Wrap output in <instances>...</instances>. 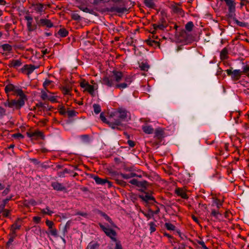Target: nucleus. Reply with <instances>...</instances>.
<instances>
[{
    "label": "nucleus",
    "mask_w": 249,
    "mask_h": 249,
    "mask_svg": "<svg viewBox=\"0 0 249 249\" xmlns=\"http://www.w3.org/2000/svg\"><path fill=\"white\" fill-rule=\"evenodd\" d=\"M194 26L193 22L189 21L185 25V29L188 32H191L193 30Z\"/></svg>",
    "instance_id": "35"
},
{
    "label": "nucleus",
    "mask_w": 249,
    "mask_h": 249,
    "mask_svg": "<svg viewBox=\"0 0 249 249\" xmlns=\"http://www.w3.org/2000/svg\"><path fill=\"white\" fill-rule=\"evenodd\" d=\"M5 205H6V204L4 203V202H3L2 204H0V213H1L2 211L5 210L4 208L5 207Z\"/></svg>",
    "instance_id": "62"
},
{
    "label": "nucleus",
    "mask_w": 249,
    "mask_h": 249,
    "mask_svg": "<svg viewBox=\"0 0 249 249\" xmlns=\"http://www.w3.org/2000/svg\"><path fill=\"white\" fill-rule=\"evenodd\" d=\"M114 249H123L122 245L120 241H116L115 247Z\"/></svg>",
    "instance_id": "57"
},
{
    "label": "nucleus",
    "mask_w": 249,
    "mask_h": 249,
    "mask_svg": "<svg viewBox=\"0 0 249 249\" xmlns=\"http://www.w3.org/2000/svg\"><path fill=\"white\" fill-rule=\"evenodd\" d=\"M101 120L107 124L110 127L113 129H119V126L121 125V122L119 120L114 121L115 118L111 115L107 119H106L103 113L100 115Z\"/></svg>",
    "instance_id": "3"
},
{
    "label": "nucleus",
    "mask_w": 249,
    "mask_h": 249,
    "mask_svg": "<svg viewBox=\"0 0 249 249\" xmlns=\"http://www.w3.org/2000/svg\"><path fill=\"white\" fill-rule=\"evenodd\" d=\"M21 226L18 224L17 223H15L11 226V230L13 234H15V231L17 230H19Z\"/></svg>",
    "instance_id": "36"
},
{
    "label": "nucleus",
    "mask_w": 249,
    "mask_h": 249,
    "mask_svg": "<svg viewBox=\"0 0 249 249\" xmlns=\"http://www.w3.org/2000/svg\"><path fill=\"white\" fill-rule=\"evenodd\" d=\"M149 227H150V231L151 233L153 232L156 231V225L155 224V223L151 222H150L149 224Z\"/></svg>",
    "instance_id": "43"
},
{
    "label": "nucleus",
    "mask_w": 249,
    "mask_h": 249,
    "mask_svg": "<svg viewBox=\"0 0 249 249\" xmlns=\"http://www.w3.org/2000/svg\"><path fill=\"white\" fill-rule=\"evenodd\" d=\"M234 21L237 24V25H238V26H239L240 27H245L246 26V23L241 22L236 19H235L234 20Z\"/></svg>",
    "instance_id": "53"
},
{
    "label": "nucleus",
    "mask_w": 249,
    "mask_h": 249,
    "mask_svg": "<svg viewBox=\"0 0 249 249\" xmlns=\"http://www.w3.org/2000/svg\"><path fill=\"white\" fill-rule=\"evenodd\" d=\"M45 223L46 225L48 227L49 231L54 228L53 226L54 225V224L52 221H50L48 219H47L45 221Z\"/></svg>",
    "instance_id": "37"
},
{
    "label": "nucleus",
    "mask_w": 249,
    "mask_h": 249,
    "mask_svg": "<svg viewBox=\"0 0 249 249\" xmlns=\"http://www.w3.org/2000/svg\"><path fill=\"white\" fill-rule=\"evenodd\" d=\"M25 19L27 21V29L29 33L34 32L37 29V25L34 23L33 18L30 15H26L24 17Z\"/></svg>",
    "instance_id": "8"
},
{
    "label": "nucleus",
    "mask_w": 249,
    "mask_h": 249,
    "mask_svg": "<svg viewBox=\"0 0 249 249\" xmlns=\"http://www.w3.org/2000/svg\"><path fill=\"white\" fill-rule=\"evenodd\" d=\"M142 213L145 217L149 219L153 216L154 212L151 210H149L148 213L142 212Z\"/></svg>",
    "instance_id": "42"
},
{
    "label": "nucleus",
    "mask_w": 249,
    "mask_h": 249,
    "mask_svg": "<svg viewBox=\"0 0 249 249\" xmlns=\"http://www.w3.org/2000/svg\"><path fill=\"white\" fill-rule=\"evenodd\" d=\"M62 90L64 95H71V89L66 87H63Z\"/></svg>",
    "instance_id": "41"
},
{
    "label": "nucleus",
    "mask_w": 249,
    "mask_h": 249,
    "mask_svg": "<svg viewBox=\"0 0 249 249\" xmlns=\"http://www.w3.org/2000/svg\"><path fill=\"white\" fill-rule=\"evenodd\" d=\"M51 186L54 190L57 191H63L66 190V187L62 184L57 181L52 182Z\"/></svg>",
    "instance_id": "19"
},
{
    "label": "nucleus",
    "mask_w": 249,
    "mask_h": 249,
    "mask_svg": "<svg viewBox=\"0 0 249 249\" xmlns=\"http://www.w3.org/2000/svg\"><path fill=\"white\" fill-rule=\"evenodd\" d=\"M93 179L98 184L103 185L106 183V181H107V179L101 178L98 176H94Z\"/></svg>",
    "instance_id": "26"
},
{
    "label": "nucleus",
    "mask_w": 249,
    "mask_h": 249,
    "mask_svg": "<svg viewBox=\"0 0 249 249\" xmlns=\"http://www.w3.org/2000/svg\"><path fill=\"white\" fill-rule=\"evenodd\" d=\"M6 114V110L1 107H0V117L5 115Z\"/></svg>",
    "instance_id": "58"
},
{
    "label": "nucleus",
    "mask_w": 249,
    "mask_h": 249,
    "mask_svg": "<svg viewBox=\"0 0 249 249\" xmlns=\"http://www.w3.org/2000/svg\"><path fill=\"white\" fill-rule=\"evenodd\" d=\"M165 227L168 230L174 231L175 230L176 227L170 223H166Z\"/></svg>",
    "instance_id": "38"
},
{
    "label": "nucleus",
    "mask_w": 249,
    "mask_h": 249,
    "mask_svg": "<svg viewBox=\"0 0 249 249\" xmlns=\"http://www.w3.org/2000/svg\"><path fill=\"white\" fill-rule=\"evenodd\" d=\"M12 137L17 139H23L24 138V136L21 133H19L13 134Z\"/></svg>",
    "instance_id": "50"
},
{
    "label": "nucleus",
    "mask_w": 249,
    "mask_h": 249,
    "mask_svg": "<svg viewBox=\"0 0 249 249\" xmlns=\"http://www.w3.org/2000/svg\"><path fill=\"white\" fill-rule=\"evenodd\" d=\"M38 25L39 26H46L47 28H52L53 26V23L48 19L41 18L39 20Z\"/></svg>",
    "instance_id": "16"
},
{
    "label": "nucleus",
    "mask_w": 249,
    "mask_h": 249,
    "mask_svg": "<svg viewBox=\"0 0 249 249\" xmlns=\"http://www.w3.org/2000/svg\"><path fill=\"white\" fill-rule=\"evenodd\" d=\"M154 137L158 140H161L164 137V132L161 128H158L155 131Z\"/></svg>",
    "instance_id": "20"
},
{
    "label": "nucleus",
    "mask_w": 249,
    "mask_h": 249,
    "mask_svg": "<svg viewBox=\"0 0 249 249\" xmlns=\"http://www.w3.org/2000/svg\"><path fill=\"white\" fill-rule=\"evenodd\" d=\"M75 215H79L82 216L83 217H86L88 215V214L86 213H83V212H77V213H76Z\"/></svg>",
    "instance_id": "63"
},
{
    "label": "nucleus",
    "mask_w": 249,
    "mask_h": 249,
    "mask_svg": "<svg viewBox=\"0 0 249 249\" xmlns=\"http://www.w3.org/2000/svg\"><path fill=\"white\" fill-rule=\"evenodd\" d=\"M127 143L131 147H133L135 146V142L131 140H128Z\"/></svg>",
    "instance_id": "64"
},
{
    "label": "nucleus",
    "mask_w": 249,
    "mask_h": 249,
    "mask_svg": "<svg viewBox=\"0 0 249 249\" xmlns=\"http://www.w3.org/2000/svg\"><path fill=\"white\" fill-rule=\"evenodd\" d=\"M58 111L61 115H64L67 113L65 107L63 106L59 107L58 108Z\"/></svg>",
    "instance_id": "45"
},
{
    "label": "nucleus",
    "mask_w": 249,
    "mask_h": 249,
    "mask_svg": "<svg viewBox=\"0 0 249 249\" xmlns=\"http://www.w3.org/2000/svg\"><path fill=\"white\" fill-rule=\"evenodd\" d=\"M221 1H225L228 7L229 15L231 17L235 15L236 3L233 0H220Z\"/></svg>",
    "instance_id": "12"
},
{
    "label": "nucleus",
    "mask_w": 249,
    "mask_h": 249,
    "mask_svg": "<svg viewBox=\"0 0 249 249\" xmlns=\"http://www.w3.org/2000/svg\"><path fill=\"white\" fill-rule=\"evenodd\" d=\"M58 35L61 37H64L68 36V31L65 28H61L57 32Z\"/></svg>",
    "instance_id": "27"
},
{
    "label": "nucleus",
    "mask_w": 249,
    "mask_h": 249,
    "mask_svg": "<svg viewBox=\"0 0 249 249\" xmlns=\"http://www.w3.org/2000/svg\"><path fill=\"white\" fill-rule=\"evenodd\" d=\"M198 207H199V208L202 209L203 210H204L207 208V206L206 204L201 203V202L199 203Z\"/></svg>",
    "instance_id": "59"
},
{
    "label": "nucleus",
    "mask_w": 249,
    "mask_h": 249,
    "mask_svg": "<svg viewBox=\"0 0 249 249\" xmlns=\"http://www.w3.org/2000/svg\"><path fill=\"white\" fill-rule=\"evenodd\" d=\"M228 55V50L225 48L220 52V58L222 60L225 59L227 57Z\"/></svg>",
    "instance_id": "30"
},
{
    "label": "nucleus",
    "mask_w": 249,
    "mask_h": 249,
    "mask_svg": "<svg viewBox=\"0 0 249 249\" xmlns=\"http://www.w3.org/2000/svg\"><path fill=\"white\" fill-rule=\"evenodd\" d=\"M112 116L115 118L114 121L119 120L121 122V121H128L130 119V113L123 108H119L118 111L115 112ZM121 123L122 124V122Z\"/></svg>",
    "instance_id": "4"
},
{
    "label": "nucleus",
    "mask_w": 249,
    "mask_h": 249,
    "mask_svg": "<svg viewBox=\"0 0 249 249\" xmlns=\"http://www.w3.org/2000/svg\"><path fill=\"white\" fill-rule=\"evenodd\" d=\"M4 91L7 94L8 98L9 97V93L12 91L14 92L19 96H23L24 94L23 91L21 89L17 88L12 84H7L5 87Z\"/></svg>",
    "instance_id": "6"
},
{
    "label": "nucleus",
    "mask_w": 249,
    "mask_h": 249,
    "mask_svg": "<svg viewBox=\"0 0 249 249\" xmlns=\"http://www.w3.org/2000/svg\"><path fill=\"white\" fill-rule=\"evenodd\" d=\"M142 129L144 133L148 134H152L154 132V129L150 125H143L142 126Z\"/></svg>",
    "instance_id": "23"
},
{
    "label": "nucleus",
    "mask_w": 249,
    "mask_h": 249,
    "mask_svg": "<svg viewBox=\"0 0 249 249\" xmlns=\"http://www.w3.org/2000/svg\"><path fill=\"white\" fill-rule=\"evenodd\" d=\"M26 99V96L23 94V96H19L18 100H9L8 97L3 104L5 107L11 108L13 110H19L24 106Z\"/></svg>",
    "instance_id": "2"
},
{
    "label": "nucleus",
    "mask_w": 249,
    "mask_h": 249,
    "mask_svg": "<svg viewBox=\"0 0 249 249\" xmlns=\"http://www.w3.org/2000/svg\"><path fill=\"white\" fill-rule=\"evenodd\" d=\"M52 81L47 79L44 82L43 86L44 88L46 89L52 83Z\"/></svg>",
    "instance_id": "52"
},
{
    "label": "nucleus",
    "mask_w": 249,
    "mask_h": 249,
    "mask_svg": "<svg viewBox=\"0 0 249 249\" xmlns=\"http://www.w3.org/2000/svg\"><path fill=\"white\" fill-rule=\"evenodd\" d=\"M133 80V75H124L121 71L114 70L110 74L102 78L101 83L107 88H114L123 90L128 88Z\"/></svg>",
    "instance_id": "1"
},
{
    "label": "nucleus",
    "mask_w": 249,
    "mask_h": 249,
    "mask_svg": "<svg viewBox=\"0 0 249 249\" xmlns=\"http://www.w3.org/2000/svg\"><path fill=\"white\" fill-rule=\"evenodd\" d=\"M94 112L95 114H99L101 111V106L99 104H94L93 105Z\"/></svg>",
    "instance_id": "34"
},
{
    "label": "nucleus",
    "mask_w": 249,
    "mask_h": 249,
    "mask_svg": "<svg viewBox=\"0 0 249 249\" xmlns=\"http://www.w3.org/2000/svg\"><path fill=\"white\" fill-rule=\"evenodd\" d=\"M32 6L34 8V10L37 13L41 14L45 10V5L41 3H33Z\"/></svg>",
    "instance_id": "17"
},
{
    "label": "nucleus",
    "mask_w": 249,
    "mask_h": 249,
    "mask_svg": "<svg viewBox=\"0 0 249 249\" xmlns=\"http://www.w3.org/2000/svg\"><path fill=\"white\" fill-rule=\"evenodd\" d=\"M136 176V174L134 173H130L129 174L120 173V174L117 175V177L115 179L119 184L121 185H124L126 183L123 180L120 179L119 178H122L127 179Z\"/></svg>",
    "instance_id": "11"
},
{
    "label": "nucleus",
    "mask_w": 249,
    "mask_h": 249,
    "mask_svg": "<svg viewBox=\"0 0 249 249\" xmlns=\"http://www.w3.org/2000/svg\"><path fill=\"white\" fill-rule=\"evenodd\" d=\"M71 18L75 20H80L81 19V17L77 13H73Z\"/></svg>",
    "instance_id": "49"
},
{
    "label": "nucleus",
    "mask_w": 249,
    "mask_h": 249,
    "mask_svg": "<svg viewBox=\"0 0 249 249\" xmlns=\"http://www.w3.org/2000/svg\"><path fill=\"white\" fill-rule=\"evenodd\" d=\"M153 28L155 30L160 29L163 30L165 28V26L162 24H154L153 25Z\"/></svg>",
    "instance_id": "46"
},
{
    "label": "nucleus",
    "mask_w": 249,
    "mask_h": 249,
    "mask_svg": "<svg viewBox=\"0 0 249 249\" xmlns=\"http://www.w3.org/2000/svg\"><path fill=\"white\" fill-rule=\"evenodd\" d=\"M100 244L96 241H91L88 245L87 249H99Z\"/></svg>",
    "instance_id": "22"
},
{
    "label": "nucleus",
    "mask_w": 249,
    "mask_h": 249,
    "mask_svg": "<svg viewBox=\"0 0 249 249\" xmlns=\"http://www.w3.org/2000/svg\"><path fill=\"white\" fill-rule=\"evenodd\" d=\"M144 3L145 5L149 8H154L155 6L153 0H144Z\"/></svg>",
    "instance_id": "32"
},
{
    "label": "nucleus",
    "mask_w": 249,
    "mask_h": 249,
    "mask_svg": "<svg viewBox=\"0 0 249 249\" xmlns=\"http://www.w3.org/2000/svg\"><path fill=\"white\" fill-rule=\"evenodd\" d=\"M67 113H68L69 117H72L76 116L78 113L77 112L73 110H68Z\"/></svg>",
    "instance_id": "44"
},
{
    "label": "nucleus",
    "mask_w": 249,
    "mask_h": 249,
    "mask_svg": "<svg viewBox=\"0 0 249 249\" xmlns=\"http://www.w3.org/2000/svg\"><path fill=\"white\" fill-rule=\"evenodd\" d=\"M228 75L230 76L233 81H237L240 79L241 75V70H234L228 69L226 71Z\"/></svg>",
    "instance_id": "10"
},
{
    "label": "nucleus",
    "mask_w": 249,
    "mask_h": 249,
    "mask_svg": "<svg viewBox=\"0 0 249 249\" xmlns=\"http://www.w3.org/2000/svg\"><path fill=\"white\" fill-rule=\"evenodd\" d=\"M101 215L102 216H103L105 218V219L109 223H110V224H112V220L111 219V218L107 214H106L105 213H101Z\"/></svg>",
    "instance_id": "48"
},
{
    "label": "nucleus",
    "mask_w": 249,
    "mask_h": 249,
    "mask_svg": "<svg viewBox=\"0 0 249 249\" xmlns=\"http://www.w3.org/2000/svg\"><path fill=\"white\" fill-rule=\"evenodd\" d=\"M211 216L214 217L216 219H218L221 216V213L218 210L212 209L211 213Z\"/></svg>",
    "instance_id": "25"
},
{
    "label": "nucleus",
    "mask_w": 249,
    "mask_h": 249,
    "mask_svg": "<svg viewBox=\"0 0 249 249\" xmlns=\"http://www.w3.org/2000/svg\"><path fill=\"white\" fill-rule=\"evenodd\" d=\"M2 213L4 217H8L10 214V211L7 209H5L2 211Z\"/></svg>",
    "instance_id": "56"
},
{
    "label": "nucleus",
    "mask_w": 249,
    "mask_h": 249,
    "mask_svg": "<svg viewBox=\"0 0 249 249\" xmlns=\"http://www.w3.org/2000/svg\"><path fill=\"white\" fill-rule=\"evenodd\" d=\"M129 183L138 187H144L146 186V181H139L136 179H132L130 180Z\"/></svg>",
    "instance_id": "21"
},
{
    "label": "nucleus",
    "mask_w": 249,
    "mask_h": 249,
    "mask_svg": "<svg viewBox=\"0 0 249 249\" xmlns=\"http://www.w3.org/2000/svg\"><path fill=\"white\" fill-rule=\"evenodd\" d=\"M241 73L249 77V65L247 64L243 66Z\"/></svg>",
    "instance_id": "28"
},
{
    "label": "nucleus",
    "mask_w": 249,
    "mask_h": 249,
    "mask_svg": "<svg viewBox=\"0 0 249 249\" xmlns=\"http://www.w3.org/2000/svg\"><path fill=\"white\" fill-rule=\"evenodd\" d=\"M53 93L46 90H42L41 91V98L43 100H48L53 103L58 102L57 99L58 96L53 95Z\"/></svg>",
    "instance_id": "5"
},
{
    "label": "nucleus",
    "mask_w": 249,
    "mask_h": 249,
    "mask_svg": "<svg viewBox=\"0 0 249 249\" xmlns=\"http://www.w3.org/2000/svg\"><path fill=\"white\" fill-rule=\"evenodd\" d=\"M33 221L36 223H39L41 221V217L39 216H34L33 217Z\"/></svg>",
    "instance_id": "60"
},
{
    "label": "nucleus",
    "mask_w": 249,
    "mask_h": 249,
    "mask_svg": "<svg viewBox=\"0 0 249 249\" xmlns=\"http://www.w3.org/2000/svg\"><path fill=\"white\" fill-rule=\"evenodd\" d=\"M80 85L81 88L85 89V91L88 92L92 96H94V91L95 89H97V86L91 85L85 80L80 82Z\"/></svg>",
    "instance_id": "9"
},
{
    "label": "nucleus",
    "mask_w": 249,
    "mask_h": 249,
    "mask_svg": "<svg viewBox=\"0 0 249 249\" xmlns=\"http://www.w3.org/2000/svg\"><path fill=\"white\" fill-rule=\"evenodd\" d=\"M27 136L32 140H37L39 139H44V136L42 132L36 131L33 132H27Z\"/></svg>",
    "instance_id": "14"
},
{
    "label": "nucleus",
    "mask_w": 249,
    "mask_h": 249,
    "mask_svg": "<svg viewBox=\"0 0 249 249\" xmlns=\"http://www.w3.org/2000/svg\"><path fill=\"white\" fill-rule=\"evenodd\" d=\"M142 199L145 200V201H149V200H154V198L153 196L149 195H145V196H144L143 197H142Z\"/></svg>",
    "instance_id": "47"
},
{
    "label": "nucleus",
    "mask_w": 249,
    "mask_h": 249,
    "mask_svg": "<svg viewBox=\"0 0 249 249\" xmlns=\"http://www.w3.org/2000/svg\"><path fill=\"white\" fill-rule=\"evenodd\" d=\"M22 63L20 59H12L9 61L8 66L10 68L17 69L21 66Z\"/></svg>",
    "instance_id": "18"
},
{
    "label": "nucleus",
    "mask_w": 249,
    "mask_h": 249,
    "mask_svg": "<svg viewBox=\"0 0 249 249\" xmlns=\"http://www.w3.org/2000/svg\"><path fill=\"white\" fill-rule=\"evenodd\" d=\"M147 43L149 45L151 46H159V43L158 41L153 40H150V39L147 40Z\"/></svg>",
    "instance_id": "40"
},
{
    "label": "nucleus",
    "mask_w": 249,
    "mask_h": 249,
    "mask_svg": "<svg viewBox=\"0 0 249 249\" xmlns=\"http://www.w3.org/2000/svg\"><path fill=\"white\" fill-rule=\"evenodd\" d=\"M99 226L107 236L110 237L113 241H117L116 238L117 233L114 230L106 227L101 223L99 224Z\"/></svg>",
    "instance_id": "7"
},
{
    "label": "nucleus",
    "mask_w": 249,
    "mask_h": 249,
    "mask_svg": "<svg viewBox=\"0 0 249 249\" xmlns=\"http://www.w3.org/2000/svg\"><path fill=\"white\" fill-rule=\"evenodd\" d=\"M38 67H35L33 65L26 64L20 70V71L28 75H30Z\"/></svg>",
    "instance_id": "13"
},
{
    "label": "nucleus",
    "mask_w": 249,
    "mask_h": 249,
    "mask_svg": "<svg viewBox=\"0 0 249 249\" xmlns=\"http://www.w3.org/2000/svg\"><path fill=\"white\" fill-rule=\"evenodd\" d=\"M126 10V9L124 7H112L109 9V11L116 12L118 13H123Z\"/></svg>",
    "instance_id": "24"
},
{
    "label": "nucleus",
    "mask_w": 249,
    "mask_h": 249,
    "mask_svg": "<svg viewBox=\"0 0 249 249\" xmlns=\"http://www.w3.org/2000/svg\"><path fill=\"white\" fill-rule=\"evenodd\" d=\"M140 68L141 70L142 71H148L149 66V65L146 63H141L140 64Z\"/></svg>",
    "instance_id": "39"
},
{
    "label": "nucleus",
    "mask_w": 249,
    "mask_h": 249,
    "mask_svg": "<svg viewBox=\"0 0 249 249\" xmlns=\"http://www.w3.org/2000/svg\"><path fill=\"white\" fill-rule=\"evenodd\" d=\"M36 107L38 108H41L43 109H44V108L45 107L44 105L42 103H39L37 104Z\"/></svg>",
    "instance_id": "61"
},
{
    "label": "nucleus",
    "mask_w": 249,
    "mask_h": 249,
    "mask_svg": "<svg viewBox=\"0 0 249 249\" xmlns=\"http://www.w3.org/2000/svg\"><path fill=\"white\" fill-rule=\"evenodd\" d=\"M41 212L44 214H48L49 215H52V214L53 213V212L50 210L49 207H46L45 209H41Z\"/></svg>",
    "instance_id": "29"
},
{
    "label": "nucleus",
    "mask_w": 249,
    "mask_h": 249,
    "mask_svg": "<svg viewBox=\"0 0 249 249\" xmlns=\"http://www.w3.org/2000/svg\"><path fill=\"white\" fill-rule=\"evenodd\" d=\"M78 7L81 10L83 11L84 12L88 13L89 12V9L87 7H84L83 5H80V6H78Z\"/></svg>",
    "instance_id": "54"
},
{
    "label": "nucleus",
    "mask_w": 249,
    "mask_h": 249,
    "mask_svg": "<svg viewBox=\"0 0 249 249\" xmlns=\"http://www.w3.org/2000/svg\"><path fill=\"white\" fill-rule=\"evenodd\" d=\"M49 233L53 236H56L57 235V231L56 229L54 228L53 229L49 230Z\"/></svg>",
    "instance_id": "51"
},
{
    "label": "nucleus",
    "mask_w": 249,
    "mask_h": 249,
    "mask_svg": "<svg viewBox=\"0 0 249 249\" xmlns=\"http://www.w3.org/2000/svg\"><path fill=\"white\" fill-rule=\"evenodd\" d=\"M175 192L178 196L183 199H187L189 197L186 194V190L183 188H177L176 189Z\"/></svg>",
    "instance_id": "15"
},
{
    "label": "nucleus",
    "mask_w": 249,
    "mask_h": 249,
    "mask_svg": "<svg viewBox=\"0 0 249 249\" xmlns=\"http://www.w3.org/2000/svg\"><path fill=\"white\" fill-rule=\"evenodd\" d=\"M197 243L202 247L203 249H209L208 248H207L206 247V246L205 245V244L204 241H198L197 242Z\"/></svg>",
    "instance_id": "55"
},
{
    "label": "nucleus",
    "mask_w": 249,
    "mask_h": 249,
    "mask_svg": "<svg viewBox=\"0 0 249 249\" xmlns=\"http://www.w3.org/2000/svg\"><path fill=\"white\" fill-rule=\"evenodd\" d=\"M222 204L223 202L219 199H215L213 200V205L216 206L217 209H220V207L222 206Z\"/></svg>",
    "instance_id": "31"
},
{
    "label": "nucleus",
    "mask_w": 249,
    "mask_h": 249,
    "mask_svg": "<svg viewBox=\"0 0 249 249\" xmlns=\"http://www.w3.org/2000/svg\"><path fill=\"white\" fill-rule=\"evenodd\" d=\"M1 48L3 51L10 52L12 50L11 45L8 44H4L1 45Z\"/></svg>",
    "instance_id": "33"
}]
</instances>
